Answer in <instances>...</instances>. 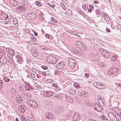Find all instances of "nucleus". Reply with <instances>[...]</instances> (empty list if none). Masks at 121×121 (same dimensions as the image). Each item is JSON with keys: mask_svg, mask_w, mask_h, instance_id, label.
Returning <instances> with one entry per match:
<instances>
[{"mask_svg": "<svg viewBox=\"0 0 121 121\" xmlns=\"http://www.w3.org/2000/svg\"><path fill=\"white\" fill-rule=\"evenodd\" d=\"M46 60L48 63L52 64L55 63L57 60L56 57L52 55H50L47 56Z\"/></svg>", "mask_w": 121, "mask_h": 121, "instance_id": "f257e3e1", "label": "nucleus"}, {"mask_svg": "<svg viewBox=\"0 0 121 121\" xmlns=\"http://www.w3.org/2000/svg\"><path fill=\"white\" fill-rule=\"evenodd\" d=\"M27 104L31 107L36 108L38 106V104L36 103V102L33 100L30 99L27 101Z\"/></svg>", "mask_w": 121, "mask_h": 121, "instance_id": "f03ea898", "label": "nucleus"}, {"mask_svg": "<svg viewBox=\"0 0 121 121\" xmlns=\"http://www.w3.org/2000/svg\"><path fill=\"white\" fill-rule=\"evenodd\" d=\"M18 88L19 91L21 93L25 92L26 90H29L30 88L21 85L19 86Z\"/></svg>", "mask_w": 121, "mask_h": 121, "instance_id": "7ed1b4c3", "label": "nucleus"}, {"mask_svg": "<svg viewBox=\"0 0 121 121\" xmlns=\"http://www.w3.org/2000/svg\"><path fill=\"white\" fill-rule=\"evenodd\" d=\"M27 18L31 20H33L36 18L37 15L35 13L30 12L26 14Z\"/></svg>", "mask_w": 121, "mask_h": 121, "instance_id": "20e7f679", "label": "nucleus"}, {"mask_svg": "<svg viewBox=\"0 0 121 121\" xmlns=\"http://www.w3.org/2000/svg\"><path fill=\"white\" fill-rule=\"evenodd\" d=\"M75 60L72 59H70L69 60V65L70 67L73 69L75 65Z\"/></svg>", "mask_w": 121, "mask_h": 121, "instance_id": "39448f33", "label": "nucleus"}, {"mask_svg": "<svg viewBox=\"0 0 121 121\" xmlns=\"http://www.w3.org/2000/svg\"><path fill=\"white\" fill-rule=\"evenodd\" d=\"M93 85L95 87L99 88L104 89L105 88L104 85L100 84L98 82L94 83Z\"/></svg>", "mask_w": 121, "mask_h": 121, "instance_id": "423d86ee", "label": "nucleus"}, {"mask_svg": "<svg viewBox=\"0 0 121 121\" xmlns=\"http://www.w3.org/2000/svg\"><path fill=\"white\" fill-rule=\"evenodd\" d=\"M93 107L95 110L99 112L101 111L102 110V106H100L97 104L95 103L93 105Z\"/></svg>", "mask_w": 121, "mask_h": 121, "instance_id": "0eeeda50", "label": "nucleus"}, {"mask_svg": "<svg viewBox=\"0 0 121 121\" xmlns=\"http://www.w3.org/2000/svg\"><path fill=\"white\" fill-rule=\"evenodd\" d=\"M108 116L110 120L112 121H117V118L114 114L112 112H109Z\"/></svg>", "mask_w": 121, "mask_h": 121, "instance_id": "6e6552de", "label": "nucleus"}, {"mask_svg": "<svg viewBox=\"0 0 121 121\" xmlns=\"http://www.w3.org/2000/svg\"><path fill=\"white\" fill-rule=\"evenodd\" d=\"M101 53L104 57L106 58L109 57L110 56V53L106 51L103 49Z\"/></svg>", "mask_w": 121, "mask_h": 121, "instance_id": "1a4fd4ad", "label": "nucleus"}, {"mask_svg": "<svg viewBox=\"0 0 121 121\" xmlns=\"http://www.w3.org/2000/svg\"><path fill=\"white\" fill-rule=\"evenodd\" d=\"M65 66V64L63 62L61 61L59 62L56 65V68L58 69H63Z\"/></svg>", "mask_w": 121, "mask_h": 121, "instance_id": "9d476101", "label": "nucleus"}, {"mask_svg": "<svg viewBox=\"0 0 121 121\" xmlns=\"http://www.w3.org/2000/svg\"><path fill=\"white\" fill-rule=\"evenodd\" d=\"M73 119L74 121H79L80 119L79 114L77 112H75L73 117Z\"/></svg>", "mask_w": 121, "mask_h": 121, "instance_id": "9b49d317", "label": "nucleus"}, {"mask_svg": "<svg viewBox=\"0 0 121 121\" xmlns=\"http://www.w3.org/2000/svg\"><path fill=\"white\" fill-rule=\"evenodd\" d=\"M31 51L32 55L35 57H37L38 56V54L37 50L36 48L31 49Z\"/></svg>", "mask_w": 121, "mask_h": 121, "instance_id": "f8f14e48", "label": "nucleus"}, {"mask_svg": "<svg viewBox=\"0 0 121 121\" xmlns=\"http://www.w3.org/2000/svg\"><path fill=\"white\" fill-rule=\"evenodd\" d=\"M77 46L79 49L82 50L85 49L84 44L80 42H78L76 43Z\"/></svg>", "mask_w": 121, "mask_h": 121, "instance_id": "ddd939ff", "label": "nucleus"}, {"mask_svg": "<svg viewBox=\"0 0 121 121\" xmlns=\"http://www.w3.org/2000/svg\"><path fill=\"white\" fill-rule=\"evenodd\" d=\"M21 95L22 96V97L24 98L25 99H26L28 97L30 98L31 96L30 94L29 93H28L25 92H23L21 93Z\"/></svg>", "mask_w": 121, "mask_h": 121, "instance_id": "4468645a", "label": "nucleus"}, {"mask_svg": "<svg viewBox=\"0 0 121 121\" xmlns=\"http://www.w3.org/2000/svg\"><path fill=\"white\" fill-rule=\"evenodd\" d=\"M43 94L44 96L45 97H50L53 94V92L48 91H44Z\"/></svg>", "mask_w": 121, "mask_h": 121, "instance_id": "2eb2a0df", "label": "nucleus"}, {"mask_svg": "<svg viewBox=\"0 0 121 121\" xmlns=\"http://www.w3.org/2000/svg\"><path fill=\"white\" fill-rule=\"evenodd\" d=\"M17 102L18 103H20L23 102L22 97L21 95H17L16 98Z\"/></svg>", "mask_w": 121, "mask_h": 121, "instance_id": "dca6fc26", "label": "nucleus"}, {"mask_svg": "<svg viewBox=\"0 0 121 121\" xmlns=\"http://www.w3.org/2000/svg\"><path fill=\"white\" fill-rule=\"evenodd\" d=\"M7 61V59L5 56H2L0 58V62L2 64H5Z\"/></svg>", "mask_w": 121, "mask_h": 121, "instance_id": "f3484780", "label": "nucleus"}, {"mask_svg": "<svg viewBox=\"0 0 121 121\" xmlns=\"http://www.w3.org/2000/svg\"><path fill=\"white\" fill-rule=\"evenodd\" d=\"M9 2L11 4L14 6H16L18 4L16 0H9Z\"/></svg>", "mask_w": 121, "mask_h": 121, "instance_id": "a211bd4d", "label": "nucleus"}, {"mask_svg": "<svg viewBox=\"0 0 121 121\" xmlns=\"http://www.w3.org/2000/svg\"><path fill=\"white\" fill-rule=\"evenodd\" d=\"M16 9L19 12H23L25 10V7L21 5L17 7Z\"/></svg>", "mask_w": 121, "mask_h": 121, "instance_id": "6ab92c4d", "label": "nucleus"}, {"mask_svg": "<svg viewBox=\"0 0 121 121\" xmlns=\"http://www.w3.org/2000/svg\"><path fill=\"white\" fill-rule=\"evenodd\" d=\"M63 111V108L60 107H56L54 110L55 112L57 114L60 113Z\"/></svg>", "mask_w": 121, "mask_h": 121, "instance_id": "aec40b11", "label": "nucleus"}, {"mask_svg": "<svg viewBox=\"0 0 121 121\" xmlns=\"http://www.w3.org/2000/svg\"><path fill=\"white\" fill-rule=\"evenodd\" d=\"M21 4L25 6H28L29 4V2L27 0H22L21 2Z\"/></svg>", "mask_w": 121, "mask_h": 121, "instance_id": "412c9836", "label": "nucleus"}, {"mask_svg": "<svg viewBox=\"0 0 121 121\" xmlns=\"http://www.w3.org/2000/svg\"><path fill=\"white\" fill-rule=\"evenodd\" d=\"M18 109L19 112H23L25 111L26 108L24 105H22L19 106Z\"/></svg>", "mask_w": 121, "mask_h": 121, "instance_id": "4be33fe9", "label": "nucleus"}, {"mask_svg": "<svg viewBox=\"0 0 121 121\" xmlns=\"http://www.w3.org/2000/svg\"><path fill=\"white\" fill-rule=\"evenodd\" d=\"M46 116L47 118L48 119H52L53 118L52 114L49 112H48L46 114Z\"/></svg>", "mask_w": 121, "mask_h": 121, "instance_id": "5701e85b", "label": "nucleus"}, {"mask_svg": "<svg viewBox=\"0 0 121 121\" xmlns=\"http://www.w3.org/2000/svg\"><path fill=\"white\" fill-rule=\"evenodd\" d=\"M8 61L10 64H12L14 62L13 58L11 56H9L7 57Z\"/></svg>", "mask_w": 121, "mask_h": 121, "instance_id": "b1692460", "label": "nucleus"}, {"mask_svg": "<svg viewBox=\"0 0 121 121\" xmlns=\"http://www.w3.org/2000/svg\"><path fill=\"white\" fill-rule=\"evenodd\" d=\"M16 60L17 62H19L22 61V59L19 55H17L16 56Z\"/></svg>", "mask_w": 121, "mask_h": 121, "instance_id": "393cba45", "label": "nucleus"}, {"mask_svg": "<svg viewBox=\"0 0 121 121\" xmlns=\"http://www.w3.org/2000/svg\"><path fill=\"white\" fill-rule=\"evenodd\" d=\"M39 20L40 22L43 21L44 20L42 13L39 14Z\"/></svg>", "mask_w": 121, "mask_h": 121, "instance_id": "a878e982", "label": "nucleus"}, {"mask_svg": "<svg viewBox=\"0 0 121 121\" xmlns=\"http://www.w3.org/2000/svg\"><path fill=\"white\" fill-rule=\"evenodd\" d=\"M97 101L98 104L100 106L104 107V103L102 99L99 100H98Z\"/></svg>", "mask_w": 121, "mask_h": 121, "instance_id": "bb28decb", "label": "nucleus"}, {"mask_svg": "<svg viewBox=\"0 0 121 121\" xmlns=\"http://www.w3.org/2000/svg\"><path fill=\"white\" fill-rule=\"evenodd\" d=\"M66 99L70 103H72L73 101V99L70 98L69 96H66Z\"/></svg>", "mask_w": 121, "mask_h": 121, "instance_id": "cd10ccee", "label": "nucleus"}, {"mask_svg": "<svg viewBox=\"0 0 121 121\" xmlns=\"http://www.w3.org/2000/svg\"><path fill=\"white\" fill-rule=\"evenodd\" d=\"M8 50H9V54L13 56H14L15 54V52L14 50L12 49H10V48H8Z\"/></svg>", "mask_w": 121, "mask_h": 121, "instance_id": "c85d7f7f", "label": "nucleus"}, {"mask_svg": "<svg viewBox=\"0 0 121 121\" xmlns=\"http://www.w3.org/2000/svg\"><path fill=\"white\" fill-rule=\"evenodd\" d=\"M68 91L70 94L73 95H74L75 93L74 90L72 89H69Z\"/></svg>", "mask_w": 121, "mask_h": 121, "instance_id": "c756f323", "label": "nucleus"}, {"mask_svg": "<svg viewBox=\"0 0 121 121\" xmlns=\"http://www.w3.org/2000/svg\"><path fill=\"white\" fill-rule=\"evenodd\" d=\"M84 103L87 105L89 107H91L92 106V104L89 101L86 100L84 101Z\"/></svg>", "mask_w": 121, "mask_h": 121, "instance_id": "7c9ffc66", "label": "nucleus"}, {"mask_svg": "<svg viewBox=\"0 0 121 121\" xmlns=\"http://www.w3.org/2000/svg\"><path fill=\"white\" fill-rule=\"evenodd\" d=\"M45 47L42 46H40L39 48V50L41 53L44 52L45 51Z\"/></svg>", "mask_w": 121, "mask_h": 121, "instance_id": "2f4dec72", "label": "nucleus"}, {"mask_svg": "<svg viewBox=\"0 0 121 121\" xmlns=\"http://www.w3.org/2000/svg\"><path fill=\"white\" fill-rule=\"evenodd\" d=\"M112 69L114 73L115 74V75H116L117 74V73L118 70V69L116 68H113Z\"/></svg>", "mask_w": 121, "mask_h": 121, "instance_id": "473e14b6", "label": "nucleus"}, {"mask_svg": "<svg viewBox=\"0 0 121 121\" xmlns=\"http://www.w3.org/2000/svg\"><path fill=\"white\" fill-rule=\"evenodd\" d=\"M84 97H86L87 96L88 94L87 92L85 91H83L81 94Z\"/></svg>", "mask_w": 121, "mask_h": 121, "instance_id": "72a5a7b5", "label": "nucleus"}, {"mask_svg": "<svg viewBox=\"0 0 121 121\" xmlns=\"http://www.w3.org/2000/svg\"><path fill=\"white\" fill-rule=\"evenodd\" d=\"M108 75L111 76H112L113 74H115L112 69H111L108 72Z\"/></svg>", "mask_w": 121, "mask_h": 121, "instance_id": "f704fd0d", "label": "nucleus"}, {"mask_svg": "<svg viewBox=\"0 0 121 121\" xmlns=\"http://www.w3.org/2000/svg\"><path fill=\"white\" fill-rule=\"evenodd\" d=\"M13 22L14 23V24L16 26L17 25H18V22L17 19L15 18H14L13 20Z\"/></svg>", "mask_w": 121, "mask_h": 121, "instance_id": "c9c22d12", "label": "nucleus"}, {"mask_svg": "<svg viewBox=\"0 0 121 121\" xmlns=\"http://www.w3.org/2000/svg\"><path fill=\"white\" fill-rule=\"evenodd\" d=\"M68 16H70L72 14L71 10L70 9H68L66 12Z\"/></svg>", "mask_w": 121, "mask_h": 121, "instance_id": "e433bc0d", "label": "nucleus"}, {"mask_svg": "<svg viewBox=\"0 0 121 121\" xmlns=\"http://www.w3.org/2000/svg\"><path fill=\"white\" fill-rule=\"evenodd\" d=\"M33 72L37 75L39 73V71L35 69H33Z\"/></svg>", "mask_w": 121, "mask_h": 121, "instance_id": "4c0bfd02", "label": "nucleus"}, {"mask_svg": "<svg viewBox=\"0 0 121 121\" xmlns=\"http://www.w3.org/2000/svg\"><path fill=\"white\" fill-rule=\"evenodd\" d=\"M27 119L28 121H33V119L30 116H28L27 117Z\"/></svg>", "mask_w": 121, "mask_h": 121, "instance_id": "58836bf2", "label": "nucleus"}, {"mask_svg": "<svg viewBox=\"0 0 121 121\" xmlns=\"http://www.w3.org/2000/svg\"><path fill=\"white\" fill-rule=\"evenodd\" d=\"M3 79L4 81L7 82H9L10 80L9 79L6 77H4L3 78Z\"/></svg>", "mask_w": 121, "mask_h": 121, "instance_id": "ea45409f", "label": "nucleus"}, {"mask_svg": "<svg viewBox=\"0 0 121 121\" xmlns=\"http://www.w3.org/2000/svg\"><path fill=\"white\" fill-rule=\"evenodd\" d=\"M11 93L12 94H14L15 93V90L13 88H12L11 90Z\"/></svg>", "mask_w": 121, "mask_h": 121, "instance_id": "a19ab883", "label": "nucleus"}, {"mask_svg": "<svg viewBox=\"0 0 121 121\" xmlns=\"http://www.w3.org/2000/svg\"><path fill=\"white\" fill-rule=\"evenodd\" d=\"M36 4L37 6L40 7L42 5L41 4L40 2L38 1H36Z\"/></svg>", "mask_w": 121, "mask_h": 121, "instance_id": "79ce46f5", "label": "nucleus"}, {"mask_svg": "<svg viewBox=\"0 0 121 121\" xmlns=\"http://www.w3.org/2000/svg\"><path fill=\"white\" fill-rule=\"evenodd\" d=\"M72 50L73 52L77 54L78 53V51L75 49H74L73 48L72 49Z\"/></svg>", "mask_w": 121, "mask_h": 121, "instance_id": "37998d69", "label": "nucleus"}, {"mask_svg": "<svg viewBox=\"0 0 121 121\" xmlns=\"http://www.w3.org/2000/svg\"><path fill=\"white\" fill-rule=\"evenodd\" d=\"M104 18L106 21H108L110 19V18L109 17H108L107 16H105Z\"/></svg>", "mask_w": 121, "mask_h": 121, "instance_id": "c03bdc74", "label": "nucleus"}, {"mask_svg": "<svg viewBox=\"0 0 121 121\" xmlns=\"http://www.w3.org/2000/svg\"><path fill=\"white\" fill-rule=\"evenodd\" d=\"M96 14L98 15L97 16L99 17L100 13V11L99 10H97L96 11Z\"/></svg>", "mask_w": 121, "mask_h": 121, "instance_id": "a18cd8bd", "label": "nucleus"}, {"mask_svg": "<svg viewBox=\"0 0 121 121\" xmlns=\"http://www.w3.org/2000/svg\"><path fill=\"white\" fill-rule=\"evenodd\" d=\"M51 21L54 22L56 23H57V22L56 20L54 19L53 17H51Z\"/></svg>", "mask_w": 121, "mask_h": 121, "instance_id": "49530a36", "label": "nucleus"}, {"mask_svg": "<svg viewBox=\"0 0 121 121\" xmlns=\"http://www.w3.org/2000/svg\"><path fill=\"white\" fill-rule=\"evenodd\" d=\"M117 58V57L116 56H114L112 57V59L114 61H115Z\"/></svg>", "mask_w": 121, "mask_h": 121, "instance_id": "de8ad7c7", "label": "nucleus"}, {"mask_svg": "<svg viewBox=\"0 0 121 121\" xmlns=\"http://www.w3.org/2000/svg\"><path fill=\"white\" fill-rule=\"evenodd\" d=\"M61 6L62 7V8L64 10H66V7L64 6V4H61Z\"/></svg>", "mask_w": 121, "mask_h": 121, "instance_id": "09e8293b", "label": "nucleus"}, {"mask_svg": "<svg viewBox=\"0 0 121 121\" xmlns=\"http://www.w3.org/2000/svg\"><path fill=\"white\" fill-rule=\"evenodd\" d=\"M82 8L85 10L86 9H87V7L86 5H82Z\"/></svg>", "mask_w": 121, "mask_h": 121, "instance_id": "8fccbe9b", "label": "nucleus"}, {"mask_svg": "<svg viewBox=\"0 0 121 121\" xmlns=\"http://www.w3.org/2000/svg\"><path fill=\"white\" fill-rule=\"evenodd\" d=\"M3 81L0 80V88H1L3 86Z\"/></svg>", "mask_w": 121, "mask_h": 121, "instance_id": "3c124183", "label": "nucleus"}, {"mask_svg": "<svg viewBox=\"0 0 121 121\" xmlns=\"http://www.w3.org/2000/svg\"><path fill=\"white\" fill-rule=\"evenodd\" d=\"M74 85L77 88V89L79 88V87L80 86L78 85L77 83H74Z\"/></svg>", "mask_w": 121, "mask_h": 121, "instance_id": "603ef678", "label": "nucleus"}, {"mask_svg": "<svg viewBox=\"0 0 121 121\" xmlns=\"http://www.w3.org/2000/svg\"><path fill=\"white\" fill-rule=\"evenodd\" d=\"M31 38L32 40H33L34 41H35L36 40V38L34 36H32V37H31Z\"/></svg>", "mask_w": 121, "mask_h": 121, "instance_id": "864d4df0", "label": "nucleus"}, {"mask_svg": "<svg viewBox=\"0 0 121 121\" xmlns=\"http://www.w3.org/2000/svg\"><path fill=\"white\" fill-rule=\"evenodd\" d=\"M30 75L31 76L32 78H34L35 77V75L32 73H31Z\"/></svg>", "mask_w": 121, "mask_h": 121, "instance_id": "5fc2aeb1", "label": "nucleus"}, {"mask_svg": "<svg viewBox=\"0 0 121 121\" xmlns=\"http://www.w3.org/2000/svg\"><path fill=\"white\" fill-rule=\"evenodd\" d=\"M48 82L51 83L53 82V80L50 79H48Z\"/></svg>", "mask_w": 121, "mask_h": 121, "instance_id": "6e6d98bb", "label": "nucleus"}, {"mask_svg": "<svg viewBox=\"0 0 121 121\" xmlns=\"http://www.w3.org/2000/svg\"><path fill=\"white\" fill-rule=\"evenodd\" d=\"M97 101L98 100H99L100 99H101V97L100 95H98L97 97Z\"/></svg>", "mask_w": 121, "mask_h": 121, "instance_id": "4d7b16f0", "label": "nucleus"}, {"mask_svg": "<svg viewBox=\"0 0 121 121\" xmlns=\"http://www.w3.org/2000/svg\"><path fill=\"white\" fill-rule=\"evenodd\" d=\"M36 89H40L41 88V86L39 85H36Z\"/></svg>", "mask_w": 121, "mask_h": 121, "instance_id": "13d9d810", "label": "nucleus"}, {"mask_svg": "<svg viewBox=\"0 0 121 121\" xmlns=\"http://www.w3.org/2000/svg\"><path fill=\"white\" fill-rule=\"evenodd\" d=\"M99 65L100 66H101L102 67L104 66V63H99Z\"/></svg>", "mask_w": 121, "mask_h": 121, "instance_id": "bf43d9fd", "label": "nucleus"}, {"mask_svg": "<svg viewBox=\"0 0 121 121\" xmlns=\"http://www.w3.org/2000/svg\"><path fill=\"white\" fill-rule=\"evenodd\" d=\"M90 8L91 9H94V7L91 4H89V5Z\"/></svg>", "mask_w": 121, "mask_h": 121, "instance_id": "052dcab7", "label": "nucleus"}, {"mask_svg": "<svg viewBox=\"0 0 121 121\" xmlns=\"http://www.w3.org/2000/svg\"><path fill=\"white\" fill-rule=\"evenodd\" d=\"M85 76L86 78H88L89 77V74L86 73L85 74Z\"/></svg>", "mask_w": 121, "mask_h": 121, "instance_id": "680f3d73", "label": "nucleus"}, {"mask_svg": "<svg viewBox=\"0 0 121 121\" xmlns=\"http://www.w3.org/2000/svg\"><path fill=\"white\" fill-rule=\"evenodd\" d=\"M42 68L44 70H45L47 69L48 68V67L47 66H42Z\"/></svg>", "mask_w": 121, "mask_h": 121, "instance_id": "e2e57ef3", "label": "nucleus"}, {"mask_svg": "<svg viewBox=\"0 0 121 121\" xmlns=\"http://www.w3.org/2000/svg\"><path fill=\"white\" fill-rule=\"evenodd\" d=\"M48 5L49 6H50V7L52 8H53L55 7V5L54 4H52L51 5L50 4H48Z\"/></svg>", "mask_w": 121, "mask_h": 121, "instance_id": "0e129e2a", "label": "nucleus"}, {"mask_svg": "<svg viewBox=\"0 0 121 121\" xmlns=\"http://www.w3.org/2000/svg\"><path fill=\"white\" fill-rule=\"evenodd\" d=\"M48 102V104H47V105H51L52 104V103L51 102H50L49 101H47Z\"/></svg>", "mask_w": 121, "mask_h": 121, "instance_id": "69168bd1", "label": "nucleus"}, {"mask_svg": "<svg viewBox=\"0 0 121 121\" xmlns=\"http://www.w3.org/2000/svg\"><path fill=\"white\" fill-rule=\"evenodd\" d=\"M45 36L46 37L48 38H49L50 37V36L49 35L47 34L45 35Z\"/></svg>", "mask_w": 121, "mask_h": 121, "instance_id": "338daca9", "label": "nucleus"}, {"mask_svg": "<svg viewBox=\"0 0 121 121\" xmlns=\"http://www.w3.org/2000/svg\"><path fill=\"white\" fill-rule=\"evenodd\" d=\"M118 27L120 30L121 31V25H118Z\"/></svg>", "mask_w": 121, "mask_h": 121, "instance_id": "774afa93", "label": "nucleus"}]
</instances>
